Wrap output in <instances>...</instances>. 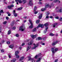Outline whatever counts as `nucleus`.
<instances>
[{"instance_id":"obj_60","label":"nucleus","mask_w":62,"mask_h":62,"mask_svg":"<svg viewBox=\"0 0 62 62\" xmlns=\"http://www.w3.org/2000/svg\"><path fill=\"white\" fill-rule=\"evenodd\" d=\"M4 42H5V41L4 40H3L2 41V43H4Z\"/></svg>"},{"instance_id":"obj_34","label":"nucleus","mask_w":62,"mask_h":62,"mask_svg":"<svg viewBox=\"0 0 62 62\" xmlns=\"http://www.w3.org/2000/svg\"><path fill=\"white\" fill-rule=\"evenodd\" d=\"M36 10H37V7L35 6L34 7V11H36Z\"/></svg>"},{"instance_id":"obj_1","label":"nucleus","mask_w":62,"mask_h":62,"mask_svg":"<svg viewBox=\"0 0 62 62\" xmlns=\"http://www.w3.org/2000/svg\"><path fill=\"white\" fill-rule=\"evenodd\" d=\"M55 10H57L58 12H62V7L59 8V7H57Z\"/></svg>"},{"instance_id":"obj_22","label":"nucleus","mask_w":62,"mask_h":62,"mask_svg":"<svg viewBox=\"0 0 62 62\" xmlns=\"http://www.w3.org/2000/svg\"><path fill=\"white\" fill-rule=\"evenodd\" d=\"M8 55L9 58H11V56H11V54H8Z\"/></svg>"},{"instance_id":"obj_4","label":"nucleus","mask_w":62,"mask_h":62,"mask_svg":"<svg viewBox=\"0 0 62 62\" xmlns=\"http://www.w3.org/2000/svg\"><path fill=\"white\" fill-rule=\"evenodd\" d=\"M33 45L34 46V47H32V49H35L36 47H38L39 45V44H34Z\"/></svg>"},{"instance_id":"obj_3","label":"nucleus","mask_w":62,"mask_h":62,"mask_svg":"<svg viewBox=\"0 0 62 62\" xmlns=\"http://www.w3.org/2000/svg\"><path fill=\"white\" fill-rule=\"evenodd\" d=\"M24 29H25V27L24 26H21L19 28V30L22 31H23Z\"/></svg>"},{"instance_id":"obj_9","label":"nucleus","mask_w":62,"mask_h":62,"mask_svg":"<svg viewBox=\"0 0 62 62\" xmlns=\"http://www.w3.org/2000/svg\"><path fill=\"white\" fill-rule=\"evenodd\" d=\"M28 58L29 59L28 61H32V60H33V58H31V57L30 56H28Z\"/></svg>"},{"instance_id":"obj_64","label":"nucleus","mask_w":62,"mask_h":62,"mask_svg":"<svg viewBox=\"0 0 62 62\" xmlns=\"http://www.w3.org/2000/svg\"><path fill=\"white\" fill-rule=\"evenodd\" d=\"M19 49H22V47H19Z\"/></svg>"},{"instance_id":"obj_5","label":"nucleus","mask_w":62,"mask_h":62,"mask_svg":"<svg viewBox=\"0 0 62 62\" xmlns=\"http://www.w3.org/2000/svg\"><path fill=\"white\" fill-rule=\"evenodd\" d=\"M33 0H29V4L30 6H33Z\"/></svg>"},{"instance_id":"obj_13","label":"nucleus","mask_w":62,"mask_h":62,"mask_svg":"<svg viewBox=\"0 0 62 62\" xmlns=\"http://www.w3.org/2000/svg\"><path fill=\"white\" fill-rule=\"evenodd\" d=\"M54 48H51V50L53 54H54L55 52H54Z\"/></svg>"},{"instance_id":"obj_48","label":"nucleus","mask_w":62,"mask_h":62,"mask_svg":"<svg viewBox=\"0 0 62 62\" xmlns=\"http://www.w3.org/2000/svg\"><path fill=\"white\" fill-rule=\"evenodd\" d=\"M3 23L4 24H6V23H7V21L4 22H3Z\"/></svg>"},{"instance_id":"obj_47","label":"nucleus","mask_w":62,"mask_h":62,"mask_svg":"<svg viewBox=\"0 0 62 62\" xmlns=\"http://www.w3.org/2000/svg\"><path fill=\"white\" fill-rule=\"evenodd\" d=\"M1 52H2V53H3V52H4V49H1Z\"/></svg>"},{"instance_id":"obj_61","label":"nucleus","mask_w":62,"mask_h":62,"mask_svg":"<svg viewBox=\"0 0 62 62\" xmlns=\"http://www.w3.org/2000/svg\"><path fill=\"white\" fill-rule=\"evenodd\" d=\"M19 21H20V20L17 19L16 20V22H19Z\"/></svg>"},{"instance_id":"obj_37","label":"nucleus","mask_w":62,"mask_h":62,"mask_svg":"<svg viewBox=\"0 0 62 62\" xmlns=\"http://www.w3.org/2000/svg\"><path fill=\"white\" fill-rule=\"evenodd\" d=\"M42 39V38L41 37H39L38 38V40H41Z\"/></svg>"},{"instance_id":"obj_49","label":"nucleus","mask_w":62,"mask_h":62,"mask_svg":"<svg viewBox=\"0 0 62 62\" xmlns=\"http://www.w3.org/2000/svg\"><path fill=\"white\" fill-rule=\"evenodd\" d=\"M62 17L60 18L59 19V20L60 21H62Z\"/></svg>"},{"instance_id":"obj_44","label":"nucleus","mask_w":62,"mask_h":62,"mask_svg":"<svg viewBox=\"0 0 62 62\" xmlns=\"http://www.w3.org/2000/svg\"><path fill=\"white\" fill-rule=\"evenodd\" d=\"M36 61L34 60V59H33V60H32V62H35Z\"/></svg>"},{"instance_id":"obj_53","label":"nucleus","mask_w":62,"mask_h":62,"mask_svg":"<svg viewBox=\"0 0 62 62\" xmlns=\"http://www.w3.org/2000/svg\"><path fill=\"white\" fill-rule=\"evenodd\" d=\"M13 22L11 24V26H13V25L14 24H13Z\"/></svg>"},{"instance_id":"obj_55","label":"nucleus","mask_w":62,"mask_h":62,"mask_svg":"<svg viewBox=\"0 0 62 62\" xmlns=\"http://www.w3.org/2000/svg\"><path fill=\"white\" fill-rule=\"evenodd\" d=\"M50 18H51V19H53V17L52 16H50Z\"/></svg>"},{"instance_id":"obj_59","label":"nucleus","mask_w":62,"mask_h":62,"mask_svg":"<svg viewBox=\"0 0 62 62\" xmlns=\"http://www.w3.org/2000/svg\"><path fill=\"white\" fill-rule=\"evenodd\" d=\"M25 45V44H24V43H23L22 44V46H24V45Z\"/></svg>"},{"instance_id":"obj_28","label":"nucleus","mask_w":62,"mask_h":62,"mask_svg":"<svg viewBox=\"0 0 62 62\" xmlns=\"http://www.w3.org/2000/svg\"><path fill=\"white\" fill-rule=\"evenodd\" d=\"M11 33V31L10 30H9L8 32V35H9Z\"/></svg>"},{"instance_id":"obj_57","label":"nucleus","mask_w":62,"mask_h":62,"mask_svg":"<svg viewBox=\"0 0 62 62\" xmlns=\"http://www.w3.org/2000/svg\"><path fill=\"white\" fill-rule=\"evenodd\" d=\"M39 4L40 5H41V4H42V3L41 2H39Z\"/></svg>"},{"instance_id":"obj_36","label":"nucleus","mask_w":62,"mask_h":62,"mask_svg":"<svg viewBox=\"0 0 62 62\" xmlns=\"http://www.w3.org/2000/svg\"><path fill=\"white\" fill-rule=\"evenodd\" d=\"M8 8L9 9H11V6H8Z\"/></svg>"},{"instance_id":"obj_20","label":"nucleus","mask_w":62,"mask_h":62,"mask_svg":"<svg viewBox=\"0 0 62 62\" xmlns=\"http://www.w3.org/2000/svg\"><path fill=\"white\" fill-rule=\"evenodd\" d=\"M11 49H12L13 48V45L12 44L9 47Z\"/></svg>"},{"instance_id":"obj_45","label":"nucleus","mask_w":62,"mask_h":62,"mask_svg":"<svg viewBox=\"0 0 62 62\" xmlns=\"http://www.w3.org/2000/svg\"><path fill=\"white\" fill-rule=\"evenodd\" d=\"M38 11H35V12H34V14H37V13H38Z\"/></svg>"},{"instance_id":"obj_32","label":"nucleus","mask_w":62,"mask_h":62,"mask_svg":"<svg viewBox=\"0 0 62 62\" xmlns=\"http://www.w3.org/2000/svg\"><path fill=\"white\" fill-rule=\"evenodd\" d=\"M22 8H23L22 7L19 8H17V10H21L22 9Z\"/></svg>"},{"instance_id":"obj_29","label":"nucleus","mask_w":62,"mask_h":62,"mask_svg":"<svg viewBox=\"0 0 62 62\" xmlns=\"http://www.w3.org/2000/svg\"><path fill=\"white\" fill-rule=\"evenodd\" d=\"M49 25V24L48 23H46V24H45L43 25V26L44 25V26H48V25Z\"/></svg>"},{"instance_id":"obj_40","label":"nucleus","mask_w":62,"mask_h":62,"mask_svg":"<svg viewBox=\"0 0 62 62\" xmlns=\"http://www.w3.org/2000/svg\"><path fill=\"white\" fill-rule=\"evenodd\" d=\"M55 52H57V51H58V49L57 48H56L55 49Z\"/></svg>"},{"instance_id":"obj_21","label":"nucleus","mask_w":62,"mask_h":62,"mask_svg":"<svg viewBox=\"0 0 62 62\" xmlns=\"http://www.w3.org/2000/svg\"><path fill=\"white\" fill-rule=\"evenodd\" d=\"M32 32H35L36 31V28H35L34 29L32 30Z\"/></svg>"},{"instance_id":"obj_15","label":"nucleus","mask_w":62,"mask_h":62,"mask_svg":"<svg viewBox=\"0 0 62 62\" xmlns=\"http://www.w3.org/2000/svg\"><path fill=\"white\" fill-rule=\"evenodd\" d=\"M48 29V27H46V28L45 29L46 30L44 31V33H45L46 32H47V30Z\"/></svg>"},{"instance_id":"obj_2","label":"nucleus","mask_w":62,"mask_h":62,"mask_svg":"<svg viewBox=\"0 0 62 62\" xmlns=\"http://www.w3.org/2000/svg\"><path fill=\"white\" fill-rule=\"evenodd\" d=\"M29 21L31 25L29 27V28H33V23H32V21L31 20H29Z\"/></svg>"},{"instance_id":"obj_41","label":"nucleus","mask_w":62,"mask_h":62,"mask_svg":"<svg viewBox=\"0 0 62 62\" xmlns=\"http://www.w3.org/2000/svg\"><path fill=\"white\" fill-rule=\"evenodd\" d=\"M11 6V8H13V7H14V5L13 4H12L10 5Z\"/></svg>"},{"instance_id":"obj_6","label":"nucleus","mask_w":62,"mask_h":62,"mask_svg":"<svg viewBox=\"0 0 62 62\" xmlns=\"http://www.w3.org/2000/svg\"><path fill=\"white\" fill-rule=\"evenodd\" d=\"M40 27H41V28H43V25L40 24L37 27V28H39Z\"/></svg>"},{"instance_id":"obj_54","label":"nucleus","mask_w":62,"mask_h":62,"mask_svg":"<svg viewBox=\"0 0 62 62\" xmlns=\"http://www.w3.org/2000/svg\"><path fill=\"white\" fill-rule=\"evenodd\" d=\"M49 18V16H46V19H48Z\"/></svg>"},{"instance_id":"obj_38","label":"nucleus","mask_w":62,"mask_h":62,"mask_svg":"<svg viewBox=\"0 0 62 62\" xmlns=\"http://www.w3.org/2000/svg\"><path fill=\"white\" fill-rule=\"evenodd\" d=\"M45 6H46V8H48V7L49 5V4H47V5H45Z\"/></svg>"},{"instance_id":"obj_46","label":"nucleus","mask_w":62,"mask_h":62,"mask_svg":"<svg viewBox=\"0 0 62 62\" xmlns=\"http://www.w3.org/2000/svg\"><path fill=\"white\" fill-rule=\"evenodd\" d=\"M16 37H19V34H16Z\"/></svg>"},{"instance_id":"obj_16","label":"nucleus","mask_w":62,"mask_h":62,"mask_svg":"<svg viewBox=\"0 0 62 62\" xmlns=\"http://www.w3.org/2000/svg\"><path fill=\"white\" fill-rule=\"evenodd\" d=\"M24 59V57H21L20 58L19 60L20 61H21V60H22Z\"/></svg>"},{"instance_id":"obj_27","label":"nucleus","mask_w":62,"mask_h":62,"mask_svg":"<svg viewBox=\"0 0 62 62\" xmlns=\"http://www.w3.org/2000/svg\"><path fill=\"white\" fill-rule=\"evenodd\" d=\"M38 57H39V55H37L35 56L34 57V58H35V59H37V58H38Z\"/></svg>"},{"instance_id":"obj_10","label":"nucleus","mask_w":62,"mask_h":62,"mask_svg":"<svg viewBox=\"0 0 62 62\" xmlns=\"http://www.w3.org/2000/svg\"><path fill=\"white\" fill-rule=\"evenodd\" d=\"M42 14H41L40 15L38 16V18L39 19H41L42 18Z\"/></svg>"},{"instance_id":"obj_51","label":"nucleus","mask_w":62,"mask_h":62,"mask_svg":"<svg viewBox=\"0 0 62 62\" xmlns=\"http://www.w3.org/2000/svg\"><path fill=\"white\" fill-rule=\"evenodd\" d=\"M47 15H48L50 14V13L49 12H47Z\"/></svg>"},{"instance_id":"obj_8","label":"nucleus","mask_w":62,"mask_h":62,"mask_svg":"<svg viewBox=\"0 0 62 62\" xmlns=\"http://www.w3.org/2000/svg\"><path fill=\"white\" fill-rule=\"evenodd\" d=\"M37 35L36 34L34 35H31V38L33 39H35V38L37 37Z\"/></svg>"},{"instance_id":"obj_31","label":"nucleus","mask_w":62,"mask_h":62,"mask_svg":"<svg viewBox=\"0 0 62 62\" xmlns=\"http://www.w3.org/2000/svg\"><path fill=\"white\" fill-rule=\"evenodd\" d=\"M0 13H4V12L3 10H0Z\"/></svg>"},{"instance_id":"obj_7","label":"nucleus","mask_w":62,"mask_h":62,"mask_svg":"<svg viewBox=\"0 0 62 62\" xmlns=\"http://www.w3.org/2000/svg\"><path fill=\"white\" fill-rule=\"evenodd\" d=\"M58 42V41H55L52 44V45H55Z\"/></svg>"},{"instance_id":"obj_14","label":"nucleus","mask_w":62,"mask_h":62,"mask_svg":"<svg viewBox=\"0 0 62 62\" xmlns=\"http://www.w3.org/2000/svg\"><path fill=\"white\" fill-rule=\"evenodd\" d=\"M30 48H31V46H28L27 47V51H28L30 49Z\"/></svg>"},{"instance_id":"obj_39","label":"nucleus","mask_w":62,"mask_h":62,"mask_svg":"<svg viewBox=\"0 0 62 62\" xmlns=\"http://www.w3.org/2000/svg\"><path fill=\"white\" fill-rule=\"evenodd\" d=\"M40 43L42 44V45H45V44L44 43H43L42 42H40Z\"/></svg>"},{"instance_id":"obj_35","label":"nucleus","mask_w":62,"mask_h":62,"mask_svg":"<svg viewBox=\"0 0 62 62\" xmlns=\"http://www.w3.org/2000/svg\"><path fill=\"white\" fill-rule=\"evenodd\" d=\"M39 22V20H38L36 21V23H38Z\"/></svg>"},{"instance_id":"obj_50","label":"nucleus","mask_w":62,"mask_h":62,"mask_svg":"<svg viewBox=\"0 0 62 62\" xmlns=\"http://www.w3.org/2000/svg\"><path fill=\"white\" fill-rule=\"evenodd\" d=\"M41 53H39V54L38 55V57L39 56H40V55H41Z\"/></svg>"},{"instance_id":"obj_63","label":"nucleus","mask_w":62,"mask_h":62,"mask_svg":"<svg viewBox=\"0 0 62 62\" xmlns=\"http://www.w3.org/2000/svg\"><path fill=\"white\" fill-rule=\"evenodd\" d=\"M11 15L10 14H8V16H10Z\"/></svg>"},{"instance_id":"obj_43","label":"nucleus","mask_w":62,"mask_h":62,"mask_svg":"<svg viewBox=\"0 0 62 62\" xmlns=\"http://www.w3.org/2000/svg\"><path fill=\"white\" fill-rule=\"evenodd\" d=\"M7 44H9L10 43V42L9 41H7Z\"/></svg>"},{"instance_id":"obj_25","label":"nucleus","mask_w":62,"mask_h":62,"mask_svg":"<svg viewBox=\"0 0 62 62\" xmlns=\"http://www.w3.org/2000/svg\"><path fill=\"white\" fill-rule=\"evenodd\" d=\"M32 42L31 41L28 44L29 45H31L32 44Z\"/></svg>"},{"instance_id":"obj_42","label":"nucleus","mask_w":62,"mask_h":62,"mask_svg":"<svg viewBox=\"0 0 62 62\" xmlns=\"http://www.w3.org/2000/svg\"><path fill=\"white\" fill-rule=\"evenodd\" d=\"M55 18L56 19H59V17L58 16H56L55 17Z\"/></svg>"},{"instance_id":"obj_18","label":"nucleus","mask_w":62,"mask_h":62,"mask_svg":"<svg viewBox=\"0 0 62 62\" xmlns=\"http://www.w3.org/2000/svg\"><path fill=\"white\" fill-rule=\"evenodd\" d=\"M22 2L23 3V4H25V3H26L27 1L26 0H23Z\"/></svg>"},{"instance_id":"obj_23","label":"nucleus","mask_w":62,"mask_h":62,"mask_svg":"<svg viewBox=\"0 0 62 62\" xmlns=\"http://www.w3.org/2000/svg\"><path fill=\"white\" fill-rule=\"evenodd\" d=\"M49 35L50 36H54V34H53L52 33H50L49 34Z\"/></svg>"},{"instance_id":"obj_26","label":"nucleus","mask_w":62,"mask_h":62,"mask_svg":"<svg viewBox=\"0 0 62 62\" xmlns=\"http://www.w3.org/2000/svg\"><path fill=\"white\" fill-rule=\"evenodd\" d=\"M40 58H39L36 61V62H39V61H40Z\"/></svg>"},{"instance_id":"obj_12","label":"nucleus","mask_w":62,"mask_h":62,"mask_svg":"<svg viewBox=\"0 0 62 62\" xmlns=\"http://www.w3.org/2000/svg\"><path fill=\"white\" fill-rule=\"evenodd\" d=\"M18 2L19 3L21 4L22 3V1L21 0H15V2Z\"/></svg>"},{"instance_id":"obj_52","label":"nucleus","mask_w":62,"mask_h":62,"mask_svg":"<svg viewBox=\"0 0 62 62\" xmlns=\"http://www.w3.org/2000/svg\"><path fill=\"white\" fill-rule=\"evenodd\" d=\"M58 61V59H56L55 60L54 62H57V61Z\"/></svg>"},{"instance_id":"obj_19","label":"nucleus","mask_w":62,"mask_h":62,"mask_svg":"<svg viewBox=\"0 0 62 62\" xmlns=\"http://www.w3.org/2000/svg\"><path fill=\"white\" fill-rule=\"evenodd\" d=\"M46 8H43L41 9V11H44L45 10H46Z\"/></svg>"},{"instance_id":"obj_30","label":"nucleus","mask_w":62,"mask_h":62,"mask_svg":"<svg viewBox=\"0 0 62 62\" xmlns=\"http://www.w3.org/2000/svg\"><path fill=\"white\" fill-rule=\"evenodd\" d=\"M58 1V0H54L53 1V2L54 3H56Z\"/></svg>"},{"instance_id":"obj_11","label":"nucleus","mask_w":62,"mask_h":62,"mask_svg":"<svg viewBox=\"0 0 62 62\" xmlns=\"http://www.w3.org/2000/svg\"><path fill=\"white\" fill-rule=\"evenodd\" d=\"M13 13L15 17H17V14L15 13V11L14 10Z\"/></svg>"},{"instance_id":"obj_56","label":"nucleus","mask_w":62,"mask_h":62,"mask_svg":"<svg viewBox=\"0 0 62 62\" xmlns=\"http://www.w3.org/2000/svg\"><path fill=\"white\" fill-rule=\"evenodd\" d=\"M16 28L15 27H13V28L12 29L13 30H14L15 29H16Z\"/></svg>"},{"instance_id":"obj_58","label":"nucleus","mask_w":62,"mask_h":62,"mask_svg":"<svg viewBox=\"0 0 62 62\" xmlns=\"http://www.w3.org/2000/svg\"><path fill=\"white\" fill-rule=\"evenodd\" d=\"M27 16H24L23 17L24 19H26V18H27Z\"/></svg>"},{"instance_id":"obj_17","label":"nucleus","mask_w":62,"mask_h":62,"mask_svg":"<svg viewBox=\"0 0 62 62\" xmlns=\"http://www.w3.org/2000/svg\"><path fill=\"white\" fill-rule=\"evenodd\" d=\"M19 54V51H16L15 52V55H17L18 54Z\"/></svg>"},{"instance_id":"obj_24","label":"nucleus","mask_w":62,"mask_h":62,"mask_svg":"<svg viewBox=\"0 0 62 62\" xmlns=\"http://www.w3.org/2000/svg\"><path fill=\"white\" fill-rule=\"evenodd\" d=\"M16 55V58H19L20 57V56L19 55Z\"/></svg>"},{"instance_id":"obj_62","label":"nucleus","mask_w":62,"mask_h":62,"mask_svg":"<svg viewBox=\"0 0 62 62\" xmlns=\"http://www.w3.org/2000/svg\"><path fill=\"white\" fill-rule=\"evenodd\" d=\"M6 19L7 20H8V17H6Z\"/></svg>"},{"instance_id":"obj_33","label":"nucleus","mask_w":62,"mask_h":62,"mask_svg":"<svg viewBox=\"0 0 62 62\" xmlns=\"http://www.w3.org/2000/svg\"><path fill=\"white\" fill-rule=\"evenodd\" d=\"M57 25V23H55L54 24V25H53V27H55V26Z\"/></svg>"}]
</instances>
